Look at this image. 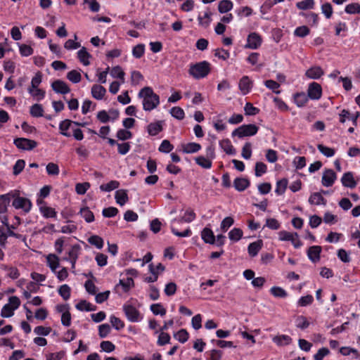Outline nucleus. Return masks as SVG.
I'll return each instance as SVG.
<instances>
[{
  "label": "nucleus",
  "mask_w": 360,
  "mask_h": 360,
  "mask_svg": "<svg viewBox=\"0 0 360 360\" xmlns=\"http://www.w3.org/2000/svg\"><path fill=\"white\" fill-rule=\"evenodd\" d=\"M341 182L345 187L354 188L356 186L353 174L351 172H346L341 178Z\"/></svg>",
  "instance_id": "14"
},
{
  "label": "nucleus",
  "mask_w": 360,
  "mask_h": 360,
  "mask_svg": "<svg viewBox=\"0 0 360 360\" xmlns=\"http://www.w3.org/2000/svg\"><path fill=\"white\" fill-rule=\"evenodd\" d=\"M67 78L72 83L77 84L81 81L82 76L77 70H71L67 74Z\"/></svg>",
  "instance_id": "43"
},
{
  "label": "nucleus",
  "mask_w": 360,
  "mask_h": 360,
  "mask_svg": "<svg viewBox=\"0 0 360 360\" xmlns=\"http://www.w3.org/2000/svg\"><path fill=\"white\" fill-rule=\"evenodd\" d=\"M28 92L33 96L37 98V101H40L45 96V91L39 88L28 89Z\"/></svg>",
  "instance_id": "51"
},
{
  "label": "nucleus",
  "mask_w": 360,
  "mask_h": 360,
  "mask_svg": "<svg viewBox=\"0 0 360 360\" xmlns=\"http://www.w3.org/2000/svg\"><path fill=\"white\" fill-rule=\"evenodd\" d=\"M13 205L16 209H22L24 212H28L32 207L31 201L23 197H18L13 201Z\"/></svg>",
  "instance_id": "7"
},
{
  "label": "nucleus",
  "mask_w": 360,
  "mask_h": 360,
  "mask_svg": "<svg viewBox=\"0 0 360 360\" xmlns=\"http://www.w3.org/2000/svg\"><path fill=\"white\" fill-rule=\"evenodd\" d=\"M170 114L172 117L179 120H183L185 116L184 110L181 108L177 106L171 108Z\"/></svg>",
  "instance_id": "41"
},
{
  "label": "nucleus",
  "mask_w": 360,
  "mask_h": 360,
  "mask_svg": "<svg viewBox=\"0 0 360 360\" xmlns=\"http://www.w3.org/2000/svg\"><path fill=\"white\" fill-rule=\"evenodd\" d=\"M250 185V181L245 178H236L233 181V186L238 191H245Z\"/></svg>",
  "instance_id": "21"
},
{
  "label": "nucleus",
  "mask_w": 360,
  "mask_h": 360,
  "mask_svg": "<svg viewBox=\"0 0 360 360\" xmlns=\"http://www.w3.org/2000/svg\"><path fill=\"white\" fill-rule=\"evenodd\" d=\"M46 260L48 266L53 271H55L59 266V259L56 255L50 254L47 256Z\"/></svg>",
  "instance_id": "32"
},
{
  "label": "nucleus",
  "mask_w": 360,
  "mask_h": 360,
  "mask_svg": "<svg viewBox=\"0 0 360 360\" xmlns=\"http://www.w3.org/2000/svg\"><path fill=\"white\" fill-rule=\"evenodd\" d=\"M119 285L122 287L124 292H127L134 286V282L131 278H127L126 280H120Z\"/></svg>",
  "instance_id": "52"
},
{
  "label": "nucleus",
  "mask_w": 360,
  "mask_h": 360,
  "mask_svg": "<svg viewBox=\"0 0 360 360\" xmlns=\"http://www.w3.org/2000/svg\"><path fill=\"white\" fill-rule=\"evenodd\" d=\"M15 310L13 307H11V304H5L1 311V316L4 318H8L13 315V312Z\"/></svg>",
  "instance_id": "58"
},
{
  "label": "nucleus",
  "mask_w": 360,
  "mask_h": 360,
  "mask_svg": "<svg viewBox=\"0 0 360 360\" xmlns=\"http://www.w3.org/2000/svg\"><path fill=\"white\" fill-rule=\"evenodd\" d=\"M317 148L327 158L332 157L335 154V150L333 148L325 146L322 144H319Z\"/></svg>",
  "instance_id": "47"
},
{
  "label": "nucleus",
  "mask_w": 360,
  "mask_h": 360,
  "mask_svg": "<svg viewBox=\"0 0 360 360\" xmlns=\"http://www.w3.org/2000/svg\"><path fill=\"white\" fill-rule=\"evenodd\" d=\"M307 95L312 100H318L322 95V89L319 84L312 82L309 85Z\"/></svg>",
  "instance_id": "8"
},
{
  "label": "nucleus",
  "mask_w": 360,
  "mask_h": 360,
  "mask_svg": "<svg viewBox=\"0 0 360 360\" xmlns=\"http://www.w3.org/2000/svg\"><path fill=\"white\" fill-rule=\"evenodd\" d=\"M106 89L103 86L94 84L91 87V95L97 100H101L104 97Z\"/></svg>",
  "instance_id": "19"
},
{
  "label": "nucleus",
  "mask_w": 360,
  "mask_h": 360,
  "mask_svg": "<svg viewBox=\"0 0 360 360\" xmlns=\"http://www.w3.org/2000/svg\"><path fill=\"white\" fill-rule=\"evenodd\" d=\"M195 162L205 169H210L212 167V161L208 158L198 156L195 158Z\"/></svg>",
  "instance_id": "35"
},
{
  "label": "nucleus",
  "mask_w": 360,
  "mask_h": 360,
  "mask_svg": "<svg viewBox=\"0 0 360 360\" xmlns=\"http://www.w3.org/2000/svg\"><path fill=\"white\" fill-rule=\"evenodd\" d=\"M70 288L67 285H62L58 289L59 295L65 300H68L70 297Z\"/></svg>",
  "instance_id": "46"
},
{
  "label": "nucleus",
  "mask_w": 360,
  "mask_h": 360,
  "mask_svg": "<svg viewBox=\"0 0 360 360\" xmlns=\"http://www.w3.org/2000/svg\"><path fill=\"white\" fill-rule=\"evenodd\" d=\"M110 75L112 77L119 78L122 80V82H124L125 73L122 70V68L119 65L113 67L111 70Z\"/></svg>",
  "instance_id": "37"
},
{
  "label": "nucleus",
  "mask_w": 360,
  "mask_h": 360,
  "mask_svg": "<svg viewBox=\"0 0 360 360\" xmlns=\"http://www.w3.org/2000/svg\"><path fill=\"white\" fill-rule=\"evenodd\" d=\"M120 183L117 181H110L108 184H102L100 186V189L103 191H111L114 189H116L119 187Z\"/></svg>",
  "instance_id": "40"
},
{
  "label": "nucleus",
  "mask_w": 360,
  "mask_h": 360,
  "mask_svg": "<svg viewBox=\"0 0 360 360\" xmlns=\"http://www.w3.org/2000/svg\"><path fill=\"white\" fill-rule=\"evenodd\" d=\"M11 197L9 194L0 195V214L7 211V206L9 205Z\"/></svg>",
  "instance_id": "34"
},
{
  "label": "nucleus",
  "mask_w": 360,
  "mask_h": 360,
  "mask_svg": "<svg viewBox=\"0 0 360 360\" xmlns=\"http://www.w3.org/2000/svg\"><path fill=\"white\" fill-rule=\"evenodd\" d=\"M202 239L205 243L214 244L215 242V236L212 231L209 228H205L201 233Z\"/></svg>",
  "instance_id": "20"
},
{
  "label": "nucleus",
  "mask_w": 360,
  "mask_h": 360,
  "mask_svg": "<svg viewBox=\"0 0 360 360\" xmlns=\"http://www.w3.org/2000/svg\"><path fill=\"white\" fill-rule=\"evenodd\" d=\"M116 136L120 140L125 141L131 139L132 137V134L131 131L127 129H122L117 131Z\"/></svg>",
  "instance_id": "54"
},
{
  "label": "nucleus",
  "mask_w": 360,
  "mask_h": 360,
  "mask_svg": "<svg viewBox=\"0 0 360 360\" xmlns=\"http://www.w3.org/2000/svg\"><path fill=\"white\" fill-rule=\"evenodd\" d=\"M251 147H252V145L249 142L246 143L243 146V147L242 148V153H241V155L243 158L248 160L251 158V155H252Z\"/></svg>",
  "instance_id": "63"
},
{
  "label": "nucleus",
  "mask_w": 360,
  "mask_h": 360,
  "mask_svg": "<svg viewBox=\"0 0 360 360\" xmlns=\"http://www.w3.org/2000/svg\"><path fill=\"white\" fill-rule=\"evenodd\" d=\"M30 112L34 117H40L44 115V109L41 104L35 103L31 106Z\"/></svg>",
  "instance_id": "33"
},
{
  "label": "nucleus",
  "mask_w": 360,
  "mask_h": 360,
  "mask_svg": "<svg viewBox=\"0 0 360 360\" xmlns=\"http://www.w3.org/2000/svg\"><path fill=\"white\" fill-rule=\"evenodd\" d=\"M233 8V3L230 0H222L219 2L218 11L221 13H225Z\"/></svg>",
  "instance_id": "29"
},
{
  "label": "nucleus",
  "mask_w": 360,
  "mask_h": 360,
  "mask_svg": "<svg viewBox=\"0 0 360 360\" xmlns=\"http://www.w3.org/2000/svg\"><path fill=\"white\" fill-rule=\"evenodd\" d=\"M322 248L319 245H314L310 247L307 250V256L309 259L314 263H316L320 260V254Z\"/></svg>",
  "instance_id": "12"
},
{
  "label": "nucleus",
  "mask_w": 360,
  "mask_h": 360,
  "mask_svg": "<svg viewBox=\"0 0 360 360\" xmlns=\"http://www.w3.org/2000/svg\"><path fill=\"white\" fill-rule=\"evenodd\" d=\"M13 143L18 149L22 150H31L38 145L34 140L25 138H16L14 139Z\"/></svg>",
  "instance_id": "4"
},
{
  "label": "nucleus",
  "mask_w": 360,
  "mask_h": 360,
  "mask_svg": "<svg viewBox=\"0 0 360 360\" xmlns=\"http://www.w3.org/2000/svg\"><path fill=\"white\" fill-rule=\"evenodd\" d=\"M88 242L98 249H101L103 246V240L98 236H92L89 237Z\"/></svg>",
  "instance_id": "45"
},
{
  "label": "nucleus",
  "mask_w": 360,
  "mask_h": 360,
  "mask_svg": "<svg viewBox=\"0 0 360 360\" xmlns=\"http://www.w3.org/2000/svg\"><path fill=\"white\" fill-rule=\"evenodd\" d=\"M264 84L268 89L272 90L276 94H279L281 93L279 90H277L280 86L279 83H278L277 82L269 79L265 81Z\"/></svg>",
  "instance_id": "53"
},
{
  "label": "nucleus",
  "mask_w": 360,
  "mask_h": 360,
  "mask_svg": "<svg viewBox=\"0 0 360 360\" xmlns=\"http://www.w3.org/2000/svg\"><path fill=\"white\" fill-rule=\"evenodd\" d=\"M72 124H75L76 126H84V124L77 122H72L70 120H65L62 121L59 124V129L60 131V134L66 137H70L71 136V134L68 132V130L71 127Z\"/></svg>",
  "instance_id": "11"
},
{
  "label": "nucleus",
  "mask_w": 360,
  "mask_h": 360,
  "mask_svg": "<svg viewBox=\"0 0 360 360\" xmlns=\"http://www.w3.org/2000/svg\"><path fill=\"white\" fill-rule=\"evenodd\" d=\"M41 213L43 214V216L46 218H53L56 217V212L55 210L50 207H42L40 208Z\"/></svg>",
  "instance_id": "59"
},
{
  "label": "nucleus",
  "mask_w": 360,
  "mask_h": 360,
  "mask_svg": "<svg viewBox=\"0 0 360 360\" xmlns=\"http://www.w3.org/2000/svg\"><path fill=\"white\" fill-rule=\"evenodd\" d=\"M143 80V76L139 71L134 70L131 73V84L132 86H137Z\"/></svg>",
  "instance_id": "38"
},
{
  "label": "nucleus",
  "mask_w": 360,
  "mask_h": 360,
  "mask_svg": "<svg viewBox=\"0 0 360 360\" xmlns=\"http://www.w3.org/2000/svg\"><path fill=\"white\" fill-rule=\"evenodd\" d=\"M271 293L276 297H285L287 296L286 291L281 287H272L270 290Z\"/></svg>",
  "instance_id": "55"
},
{
  "label": "nucleus",
  "mask_w": 360,
  "mask_h": 360,
  "mask_svg": "<svg viewBox=\"0 0 360 360\" xmlns=\"http://www.w3.org/2000/svg\"><path fill=\"white\" fill-rule=\"evenodd\" d=\"M110 321L112 326L117 330L124 327V322L115 316H111Z\"/></svg>",
  "instance_id": "64"
},
{
  "label": "nucleus",
  "mask_w": 360,
  "mask_h": 360,
  "mask_svg": "<svg viewBox=\"0 0 360 360\" xmlns=\"http://www.w3.org/2000/svg\"><path fill=\"white\" fill-rule=\"evenodd\" d=\"M288 186V180L286 179H282L277 181L276 188L275 192L278 195H283Z\"/></svg>",
  "instance_id": "36"
},
{
  "label": "nucleus",
  "mask_w": 360,
  "mask_h": 360,
  "mask_svg": "<svg viewBox=\"0 0 360 360\" xmlns=\"http://www.w3.org/2000/svg\"><path fill=\"white\" fill-rule=\"evenodd\" d=\"M212 15V13L209 8H207V11L205 12L203 16L199 15L198 16V20L199 25L204 28L208 27L212 21V18H211Z\"/></svg>",
  "instance_id": "15"
},
{
  "label": "nucleus",
  "mask_w": 360,
  "mask_h": 360,
  "mask_svg": "<svg viewBox=\"0 0 360 360\" xmlns=\"http://www.w3.org/2000/svg\"><path fill=\"white\" fill-rule=\"evenodd\" d=\"M309 96L304 92L297 93L294 96L295 103L298 107H302L308 102Z\"/></svg>",
  "instance_id": "28"
},
{
  "label": "nucleus",
  "mask_w": 360,
  "mask_h": 360,
  "mask_svg": "<svg viewBox=\"0 0 360 360\" xmlns=\"http://www.w3.org/2000/svg\"><path fill=\"white\" fill-rule=\"evenodd\" d=\"M296 6L297 7V8H299L300 10L311 9L314 6V0L301 1L296 4Z\"/></svg>",
  "instance_id": "42"
},
{
  "label": "nucleus",
  "mask_w": 360,
  "mask_h": 360,
  "mask_svg": "<svg viewBox=\"0 0 360 360\" xmlns=\"http://www.w3.org/2000/svg\"><path fill=\"white\" fill-rule=\"evenodd\" d=\"M238 86L242 94L246 95L252 87V82L248 76H243L239 81Z\"/></svg>",
  "instance_id": "13"
},
{
  "label": "nucleus",
  "mask_w": 360,
  "mask_h": 360,
  "mask_svg": "<svg viewBox=\"0 0 360 360\" xmlns=\"http://www.w3.org/2000/svg\"><path fill=\"white\" fill-rule=\"evenodd\" d=\"M323 75V70L319 66L311 67L307 70L305 75L313 79H317Z\"/></svg>",
  "instance_id": "18"
},
{
  "label": "nucleus",
  "mask_w": 360,
  "mask_h": 360,
  "mask_svg": "<svg viewBox=\"0 0 360 360\" xmlns=\"http://www.w3.org/2000/svg\"><path fill=\"white\" fill-rule=\"evenodd\" d=\"M262 37L256 32H252L248 36L245 48L257 49L262 44Z\"/></svg>",
  "instance_id": "6"
},
{
  "label": "nucleus",
  "mask_w": 360,
  "mask_h": 360,
  "mask_svg": "<svg viewBox=\"0 0 360 360\" xmlns=\"http://www.w3.org/2000/svg\"><path fill=\"white\" fill-rule=\"evenodd\" d=\"M230 240L238 241L243 237V231L239 228H234L229 233Z\"/></svg>",
  "instance_id": "44"
},
{
  "label": "nucleus",
  "mask_w": 360,
  "mask_h": 360,
  "mask_svg": "<svg viewBox=\"0 0 360 360\" xmlns=\"http://www.w3.org/2000/svg\"><path fill=\"white\" fill-rule=\"evenodd\" d=\"M79 251V245H74L73 247H72V248L70 249V250L68 252L69 259L72 264V268H75L76 261L78 258Z\"/></svg>",
  "instance_id": "30"
},
{
  "label": "nucleus",
  "mask_w": 360,
  "mask_h": 360,
  "mask_svg": "<svg viewBox=\"0 0 360 360\" xmlns=\"http://www.w3.org/2000/svg\"><path fill=\"white\" fill-rule=\"evenodd\" d=\"M80 213L86 222L90 223L94 221V215L89 207L82 208Z\"/></svg>",
  "instance_id": "39"
},
{
  "label": "nucleus",
  "mask_w": 360,
  "mask_h": 360,
  "mask_svg": "<svg viewBox=\"0 0 360 360\" xmlns=\"http://www.w3.org/2000/svg\"><path fill=\"white\" fill-rule=\"evenodd\" d=\"M174 338L180 342L184 343L188 339V333L185 329H181L176 334H174Z\"/></svg>",
  "instance_id": "56"
},
{
  "label": "nucleus",
  "mask_w": 360,
  "mask_h": 360,
  "mask_svg": "<svg viewBox=\"0 0 360 360\" xmlns=\"http://www.w3.org/2000/svg\"><path fill=\"white\" fill-rule=\"evenodd\" d=\"M115 198L116 202L121 206L124 205L129 200L127 191L123 189L117 191L115 192Z\"/></svg>",
  "instance_id": "22"
},
{
  "label": "nucleus",
  "mask_w": 360,
  "mask_h": 360,
  "mask_svg": "<svg viewBox=\"0 0 360 360\" xmlns=\"http://www.w3.org/2000/svg\"><path fill=\"white\" fill-rule=\"evenodd\" d=\"M219 146L224 151L229 155H233L236 153V150L229 139H224L221 141L219 142Z\"/></svg>",
  "instance_id": "27"
},
{
  "label": "nucleus",
  "mask_w": 360,
  "mask_h": 360,
  "mask_svg": "<svg viewBox=\"0 0 360 360\" xmlns=\"http://www.w3.org/2000/svg\"><path fill=\"white\" fill-rule=\"evenodd\" d=\"M210 64L206 60H203L190 65L188 73L195 79H200L207 77L210 72Z\"/></svg>",
  "instance_id": "2"
},
{
  "label": "nucleus",
  "mask_w": 360,
  "mask_h": 360,
  "mask_svg": "<svg viewBox=\"0 0 360 360\" xmlns=\"http://www.w3.org/2000/svg\"><path fill=\"white\" fill-rule=\"evenodd\" d=\"M273 341L279 346H283L290 344L292 338L287 335H281L275 336L273 338Z\"/></svg>",
  "instance_id": "26"
},
{
  "label": "nucleus",
  "mask_w": 360,
  "mask_h": 360,
  "mask_svg": "<svg viewBox=\"0 0 360 360\" xmlns=\"http://www.w3.org/2000/svg\"><path fill=\"white\" fill-rule=\"evenodd\" d=\"M345 12L349 14L360 13V4L352 3L346 6Z\"/></svg>",
  "instance_id": "49"
},
{
  "label": "nucleus",
  "mask_w": 360,
  "mask_h": 360,
  "mask_svg": "<svg viewBox=\"0 0 360 360\" xmlns=\"http://www.w3.org/2000/svg\"><path fill=\"white\" fill-rule=\"evenodd\" d=\"M90 187V184L88 182L78 183L76 184L75 191L79 195H84L88 188Z\"/></svg>",
  "instance_id": "60"
},
{
  "label": "nucleus",
  "mask_w": 360,
  "mask_h": 360,
  "mask_svg": "<svg viewBox=\"0 0 360 360\" xmlns=\"http://www.w3.org/2000/svg\"><path fill=\"white\" fill-rule=\"evenodd\" d=\"M51 87L57 94H66L70 91L68 85L63 81L57 79L52 82Z\"/></svg>",
  "instance_id": "10"
},
{
  "label": "nucleus",
  "mask_w": 360,
  "mask_h": 360,
  "mask_svg": "<svg viewBox=\"0 0 360 360\" xmlns=\"http://www.w3.org/2000/svg\"><path fill=\"white\" fill-rule=\"evenodd\" d=\"M77 57H78L79 61L84 65H89L90 64L89 58H91V55L88 53V51H86V49L85 47H82L77 52Z\"/></svg>",
  "instance_id": "23"
},
{
  "label": "nucleus",
  "mask_w": 360,
  "mask_h": 360,
  "mask_svg": "<svg viewBox=\"0 0 360 360\" xmlns=\"http://www.w3.org/2000/svg\"><path fill=\"white\" fill-rule=\"evenodd\" d=\"M162 121L150 123L147 127V131L150 136H156L162 131Z\"/></svg>",
  "instance_id": "17"
},
{
  "label": "nucleus",
  "mask_w": 360,
  "mask_h": 360,
  "mask_svg": "<svg viewBox=\"0 0 360 360\" xmlns=\"http://www.w3.org/2000/svg\"><path fill=\"white\" fill-rule=\"evenodd\" d=\"M150 310L155 315L160 314L161 316H164L166 314V309L160 303L153 304L150 306Z\"/></svg>",
  "instance_id": "48"
},
{
  "label": "nucleus",
  "mask_w": 360,
  "mask_h": 360,
  "mask_svg": "<svg viewBox=\"0 0 360 360\" xmlns=\"http://www.w3.org/2000/svg\"><path fill=\"white\" fill-rule=\"evenodd\" d=\"M321 12L327 19L331 18L333 14V8L330 3H325L321 6Z\"/></svg>",
  "instance_id": "62"
},
{
  "label": "nucleus",
  "mask_w": 360,
  "mask_h": 360,
  "mask_svg": "<svg viewBox=\"0 0 360 360\" xmlns=\"http://www.w3.org/2000/svg\"><path fill=\"white\" fill-rule=\"evenodd\" d=\"M195 218V212L191 210H186L184 215L179 219L180 222H191L193 221Z\"/></svg>",
  "instance_id": "57"
},
{
  "label": "nucleus",
  "mask_w": 360,
  "mask_h": 360,
  "mask_svg": "<svg viewBox=\"0 0 360 360\" xmlns=\"http://www.w3.org/2000/svg\"><path fill=\"white\" fill-rule=\"evenodd\" d=\"M145 51V46L143 44H138L133 48L132 54L136 58L142 57Z\"/></svg>",
  "instance_id": "61"
},
{
  "label": "nucleus",
  "mask_w": 360,
  "mask_h": 360,
  "mask_svg": "<svg viewBox=\"0 0 360 360\" xmlns=\"http://www.w3.org/2000/svg\"><path fill=\"white\" fill-rule=\"evenodd\" d=\"M336 178L337 175L333 169H326L322 176L321 183L323 186L330 187L333 186Z\"/></svg>",
  "instance_id": "9"
},
{
  "label": "nucleus",
  "mask_w": 360,
  "mask_h": 360,
  "mask_svg": "<svg viewBox=\"0 0 360 360\" xmlns=\"http://www.w3.org/2000/svg\"><path fill=\"white\" fill-rule=\"evenodd\" d=\"M309 202L311 205H316L326 204V200H325V198L322 196V195L320 193L318 192L314 193L310 195L309 198Z\"/></svg>",
  "instance_id": "24"
},
{
  "label": "nucleus",
  "mask_w": 360,
  "mask_h": 360,
  "mask_svg": "<svg viewBox=\"0 0 360 360\" xmlns=\"http://www.w3.org/2000/svg\"><path fill=\"white\" fill-rule=\"evenodd\" d=\"M138 96L143 99V108L146 111H151L157 108L160 103L159 96L154 93L153 89L149 86L141 89Z\"/></svg>",
  "instance_id": "1"
},
{
  "label": "nucleus",
  "mask_w": 360,
  "mask_h": 360,
  "mask_svg": "<svg viewBox=\"0 0 360 360\" xmlns=\"http://www.w3.org/2000/svg\"><path fill=\"white\" fill-rule=\"evenodd\" d=\"M263 246V242L262 240H258L255 242L251 243L248 247V254L250 257H254L257 255L259 250Z\"/></svg>",
  "instance_id": "16"
},
{
  "label": "nucleus",
  "mask_w": 360,
  "mask_h": 360,
  "mask_svg": "<svg viewBox=\"0 0 360 360\" xmlns=\"http://www.w3.org/2000/svg\"><path fill=\"white\" fill-rule=\"evenodd\" d=\"M76 308L79 311H92L96 310V307L86 300H81L76 304Z\"/></svg>",
  "instance_id": "31"
},
{
  "label": "nucleus",
  "mask_w": 360,
  "mask_h": 360,
  "mask_svg": "<svg viewBox=\"0 0 360 360\" xmlns=\"http://www.w3.org/2000/svg\"><path fill=\"white\" fill-rule=\"evenodd\" d=\"M201 146L197 143H188L182 145V150L184 153H194L200 150Z\"/></svg>",
  "instance_id": "25"
},
{
  "label": "nucleus",
  "mask_w": 360,
  "mask_h": 360,
  "mask_svg": "<svg viewBox=\"0 0 360 360\" xmlns=\"http://www.w3.org/2000/svg\"><path fill=\"white\" fill-rule=\"evenodd\" d=\"M259 128L253 124H243L236 129L232 132L233 136L243 138L245 136H250L256 134Z\"/></svg>",
  "instance_id": "3"
},
{
  "label": "nucleus",
  "mask_w": 360,
  "mask_h": 360,
  "mask_svg": "<svg viewBox=\"0 0 360 360\" xmlns=\"http://www.w3.org/2000/svg\"><path fill=\"white\" fill-rule=\"evenodd\" d=\"M123 311L129 321L137 322L140 319V313L136 307L131 304H124Z\"/></svg>",
  "instance_id": "5"
},
{
  "label": "nucleus",
  "mask_w": 360,
  "mask_h": 360,
  "mask_svg": "<svg viewBox=\"0 0 360 360\" xmlns=\"http://www.w3.org/2000/svg\"><path fill=\"white\" fill-rule=\"evenodd\" d=\"M267 167L266 165L262 162H257L255 164V176H261L262 174L266 172Z\"/></svg>",
  "instance_id": "50"
}]
</instances>
